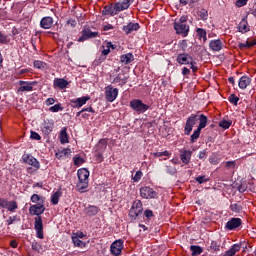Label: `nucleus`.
Returning <instances> with one entry per match:
<instances>
[{"label": "nucleus", "mask_w": 256, "mask_h": 256, "mask_svg": "<svg viewBox=\"0 0 256 256\" xmlns=\"http://www.w3.org/2000/svg\"><path fill=\"white\" fill-rule=\"evenodd\" d=\"M74 165H76V167H79L80 165H83V163H85V159H83L82 157H74Z\"/></svg>", "instance_id": "obj_51"}, {"label": "nucleus", "mask_w": 256, "mask_h": 256, "mask_svg": "<svg viewBox=\"0 0 256 256\" xmlns=\"http://www.w3.org/2000/svg\"><path fill=\"white\" fill-rule=\"evenodd\" d=\"M232 121L231 120H222L219 122V127H221L222 129H229V127H231L232 125Z\"/></svg>", "instance_id": "obj_41"}, {"label": "nucleus", "mask_w": 256, "mask_h": 256, "mask_svg": "<svg viewBox=\"0 0 256 256\" xmlns=\"http://www.w3.org/2000/svg\"><path fill=\"white\" fill-rule=\"evenodd\" d=\"M249 0H236V7H245Z\"/></svg>", "instance_id": "obj_56"}, {"label": "nucleus", "mask_w": 256, "mask_h": 256, "mask_svg": "<svg viewBox=\"0 0 256 256\" xmlns=\"http://www.w3.org/2000/svg\"><path fill=\"white\" fill-rule=\"evenodd\" d=\"M139 215H141V212H139L138 210H135L134 208L130 209L129 217H131L132 219H137V217H139Z\"/></svg>", "instance_id": "obj_47"}, {"label": "nucleus", "mask_w": 256, "mask_h": 256, "mask_svg": "<svg viewBox=\"0 0 256 256\" xmlns=\"http://www.w3.org/2000/svg\"><path fill=\"white\" fill-rule=\"evenodd\" d=\"M189 17L187 15H183L180 19L175 20L174 29L177 35H181L183 37H187L189 35V25H187Z\"/></svg>", "instance_id": "obj_2"}, {"label": "nucleus", "mask_w": 256, "mask_h": 256, "mask_svg": "<svg viewBox=\"0 0 256 256\" xmlns=\"http://www.w3.org/2000/svg\"><path fill=\"white\" fill-rule=\"evenodd\" d=\"M228 99L232 105H237V103H239V97H237L235 94H231Z\"/></svg>", "instance_id": "obj_50"}, {"label": "nucleus", "mask_w": 256, "mask_h": 256, "mask_svg": "<svg viewBox=\"0 0 256 256\" xmlns=\"http://www.w3.org/2000/svg\"><path fill=\"white\" fill-rule=\"evenodd\" d=\"M230 209H231V211H233L234 213H241L243 207H242L241 205H239V204H232V205L230 206Z\"/></svg>", "instance_id": "obj_48"}, {"label": "nucleus", "mask_w": 256, "mask_h": 256, "mask_svg": "<svg viewBox=\"0 0 256 256\" xmlns=\"http://www.w3.org/2000/svg\"><path fill=\"white\" fill-rule=\"evenodd\" d=\"M196 181L197 183L202 185V183H207V181H209V178H207L206 176H198L196 177Z\"/></svg>", "instance_id": "obj_53"}, {"label": "nucleus", "mask_w": 256, "mask_h": 256, "mask_svg": "<svg viewBox=\"0 0 256 256\" xmlns=\"http://www.w3.org/2000/svg\"><path fill=\"white\" fill-rule=\"evenodd\" d=\"M66 25H70V27H75L77 25V21H75V19H69L66 22Z\"/></svg>", "instance_id": "obj_61"}, {"label": "nucleus", "mask_w": 256, "mask_h": 256, "mask_svg": "<svg viewBox=\"0 0 256 256\" xmlns=\"http://www.w3.org/2000/svg\"><path fill=\"white\" fill-rule=\"evenodd\" d=\"M34 67L35 69H45V67H47V63L40 60H35Z\"/></svg>", "instance_id": "obj_42"}, {"label": "nucleus", "mask_w": 256, "mask_h": 256, "mask_svg": "<svg viewBox=\"0 0 256 256\" xmlns=\"http://www.w3.org/2000/svg\"><path fill=\"white\" fill-rule=\"evenodd\" d=\"M179 65H189L193 61V57L187 53L178 54L176 58Z\"/></svg>", "instance_id": "obj_13"}, {"label": "nucleus", "mask_w": 256, "mask_h": 256, "mask_svg": "<svg viewBox=\"0 0 256 256\" xmlns=\"http://www.w3.org/2000/svg\"><path fill=\"white\" fill-rule=\"evenodd\" d=\"M95 37H99V32H93L91 31V28H84L81 32V37L78 38V41L79 43H83V41L95 39Z\"/></svg>", "instance_id": "obj_8"}, {"label": "nucleus", "mask_w": 256, "mask_h": 256, "mask_svg": "<svg viewBox=\"0 0 256 256\" xmlns=\"http://www.w3.org/2000/svg\"><path fill=\"white\" fill-rule=\"evenodd\" d=\"M45 213V204L38 203L33 204L29 207V214L30 215H36L37 217L34 218V229L36 230V235L38 239H43V219L41 218V215Z\"/></svg>", "instance_id": "obj_1"}, {"label": "nucleus", "mask_w": 256, "mask_h": 256, "mask_svg": "<svg viewBox=\"0 0 256 256\" xmlns=\"http://www.w3.org/2000/svg\"><path fill=\"white\" fill-rule=\"evenodd\" d=\"M210 248L213 249V251H219V249H221V245H219L217 241H212Z\"/></svg>", "instance_id": "obj_54"}, {"label": "nucleus", "mask_w": 256, "mask_h": 256, "mask_svg": "<svg viewBox=\"0 0 256 256\" xmlns=\"http://www.w3.org/2000/svg\"><path fill=\"white\" fill-rule=\"evenodd\" d=\"M119 95V89L114 88L113 85H108L105 88V99L109 103H113L115 99H117V96Z\"/></svg>", "instance_id": "obj_7"}, {"label": "nucleus", "mask_w": 256, "mask_h": 256, "mask_svg": "<svg viewBox=\"0 0 256 256\" xmlns=\"http://www.w3.org/2000/svg\"><path fill=\"white\" fill-rule=\"evenodd\" d=\"M85 213L87 215V217H95V215H97V213H99V207L97 206H88L85 208Z\"/></svg>", "instance_id": "obj_28"}, {"label": "nucleus", "mask_w": 256, "mask_h": 256, "mask_svg": "<svg viewBox=\"0 0 256 256\" xmlns=\"http://www.w3.org/2000/svg\"><path fill=\"white\" fill-rule=\"evenodd\" d=\"M144 215L147 219H151V217H153V212L151 210H145Z\"/></svg>", "instance_id": "obj_63"}, {"label": "nucleus", "mask_w": 256, "mask_h": 256, "mask_svg": "<svg viewBox=\"0 0 256 256\" xmlns=\"http://www.w3.org/2000/svg\"><path fill=\"white\" fill-rule=\"evenodd\" d=\"M87 187H89V182L79 181L77 184V189L80 193H85V189H87Z\"/></svg>", "instance_id": "obj_36"}, {"label": "nucleus", "mask_w": 256, "mask_h": 256, "mask_svg": "<svg viewBox=\"0 0 256 256\" xmlns=\"http://www.w3.org/2000/svg\"><path fill=\"white\" fill-rule=\"evenodd\" d=\"M19 85H20V87H19L18 91H20V92L33 91V86L37 85V82L20 81Z\"/></svg>", "instance_id": "obj_19"}, {"label": "nucleus", "mask_w": 256, "mask_h": 256, "mask_svg": "<svg viewBox=\"0 0 256 256\" xmlns=\"http://www.w3.org/2000/svg\"><path fill=\"white\" fill-rule=\"evenodd\" d=\"M40 27L42 29H51L53 27V18L51 16H46L41 19Z\"/></svg>", "instance_id": "obj_21"}, {"label": "nucleus", "mask_w": 256, "mask_h": 256, "mask_svg": "<svg viewBox=\"0 0 256 256\" xmlns=\"http://www.w3.org/2000/svg\"><path fill=\"white\" fill-rule=\"evenodd\" d=\"M59 199H61V192L57 191L51 197L52 205H58L59 204Z\"/></svg>", "instance_id": "obj_38"}, {"label": "nucleus", "mask_w": 256, "mask_h": 256, "mask_svg": "<svg viewBox=\"0 0 256 256\" xmlns=\"http://www.w3.org/2000/svg\"><path fill=\"white\" fill-rule=\"evenodd\" d=\"M243 221L241 220V218H231L225 226V229H227V231H233L235 229H237L238 227H241Z\"/></svg>", "instance_id": "obj_11"}, {"label": "nucleus", "mask_w": 256, "mask_h": 256, "mask_svg": "<svg viewBox=\"0 0 256 256\" xmlns=\"http://www.w3.org/2000/svg\"><path fill=\"white\" fill-rule=\"evenodd\" d=\"M251 85V78L249 76H242L238 82L240 89H247Z\"/></svg>", "instance_id": "obj_26"}, {"label": "nucleus", "mask_w": 256, "mask_h": 256, "mask_svg": "<svg viewBox=\"0 0 256 256\" xmlns=\"http://www.w3.org/2000/svg\"><path fill=\"white\" fill-rule=\"evenodd\" d=\"M55 99L54 98H48L46 101H45V105H47V107L51 106V105H55Z\"/></svg>", "instance_id": "obj_60"}, {"label": "nucleus", "mask_w": 256, "mask_h": 256, "mask_svg": "<svg viewBox=\"0 0 256 256\" xmlns=\"http://www.w3.org/2000/svg\"><path fill=\"white\" fill-rule=\"evenodd\" d=\"M139 23L129 22L127 25H124L122 30L124 31L125 35H131L133 31H139Z\"/></svg>", "instance_id": "obj_15"}, {"label": "nucleus", "mask_w": 256, "mask_h": 256, "mask_svg": "<svg viewBox=\"0 0 256 256\" xmlns=\"http://www.w3.org/2000/svg\"><path fill=\"white\" fill-rule=\"evenodd\" d=\"M209 48L212 51H221V49H223V41H221V39L212 40L209 43Z\"/></svg>", "instance_id": "obj_22"}, {"label": "nucleus", "mask_w": 256, "mask_h": 256, "mask_svg": "<svg viewBox=\"0 0 256 256\" xmlns=\"http://www.w3.org/2000/svg\"><path fill=\"white\" fill-rule=\"evenodd\" d=\"M9 43V38L3 32L0 31V44L7 45Z\"/></svg>", "instance_id": "obj_46"}, {"label": "nucleus", "mask_w": 256, "mask_h": 256, "mask_svg": "<svg viewBox=\"0 0 256 256\" xmlns=\"http://www.w3.org/2000/svg\"><path fill=\"white\" fill-rule=\"evenodd\" d=\"M112 83H120L121 86L127 83V77L123 74H118L112 81Z\"/></svg>", "instance_id": "obj_33"}, {"label": "nucleus", "mask_w": 256, "mask_h": 256, "mask_svg": "<svg viewBox=\"0 0 256 256\" xmlns=\"http://www.w3.org/2000/svg\"><path fill=\"white\" fill-rule=\"evenodd\" d=\"M171 155V153H169V151L165 150L163 152H155L153 153V157H155V159L159 158V157H169Z\"/></svg>", "instance_id": "obj_43"}, {"label": "nucleus", "mask_w": 256, "mask_h": 256, "mask_svg": "<svg viewBox=\"0 0 256 256\" xmlns=\"http://www.w3.org/2000/svg\"><path fill=\"white\" fill-rule=\"evenodd\" d=\"M238 29H239L240 33H247V31H249V23H247L245 18H243L240 21V23L238 25Z\"/></svg>", "instance_id": "obj_29"}, {"label": "nucleus", "mask_w": 256, "mask_h": 256, "mask_svg": "<svg viewBox=\"0 0 256 256\" xmlns=\"http://www.w3.org/2000/svg\"><path fill=\"white\" fill-rule=\"evenodd\" d=\"M91 99L89 96H83L81 98H77L76 100H72L71 103H73V107H83Z\"/></svg>", "instance_id": "obj_25"}, {"label": "nucleus", "mask_w": 256, "mask_h": 256, "mask_svg": "<svg viewBox=\"0 0 256 256\" xmlns=\"http://www.w3.org/2000/svg\"><path fill=\"white\" fill-rule=\"evenodd\" d=\"M130 107L137 113H145L149 109V105L143 103L140 99L131 100Z\"/></svg>", "instance_id": "obj_6"}, {"label": "nucleus", "mask_w": 256, "mask_h": 256, "mask_svg": "<svg viewBox=\"0 0 256 256\" xmlns=\"http://www.w3.org/2000/svg\"><path fill=\"white\" fill-rule=\"evenodd\" d=\"M114 5L116 12L119 14L121 11H125L131 7V0H121L114 3Z\"/></svg>", "instance_id": "obj_12"}, {"label": "nucleus", "mask_w": 256, "mask_h": 256, "mask_svg": "<svg viewBox=\"0 0 256 256\" xmlns=\"http://www.w3.org/2000/svg\"><path fill=\"white\" fill-rule=\"evenodd\" d=\"M193 155V152L187 149H181L180 150V159L184 165H189V162L191 161V156Z\"/></svg>", "instance_id": "obj_16"}, {"label": "nucleus", "mask_w": 256, "mask_h": 256, "mask_svg": "<svg viewBox=\"0 0 256 256\" xmlns=\"http://www.w3.org/2000/svg\"><path fill=\"white\" fill-rule=\"evenodd\" d=\"M77 175L79 181L89 182V170L86 168L79 169Z\"/></svg>", "instance_id": "obj_24"}, {"label": "nucleus", "mask_w": 256, "mask_h": 256, "mask_svg": "<svg viewBox=\"0 0 256 256\" xmlns=\"http://www.w3.org/2000/svg\"><path fill=\"white\" fill-rule=\"evenodd\" d=\"M256 42L254 40L246 41L245 43H239L238 47L243 51V49H251V47H255Z\"/></svg>", "instance_id": "obj_32"}, {"label": "nucleus", "mask_w": 256, "mask_h": 256, "mask_svg": "<svg viewBox=\"0 0 256 256\" xmlns=\"http://www.w3.org/2000/svg\"><path fill=\"white\" fill-rule=\"evenodd\" d=\"M69 153H71V149H63L62 151L56 153V157L57 159H63V157H67Z\"/></svg>", "instance_id": "obj_40"}, {"label": "nucleus", "mask_w": 256, "mask_h": 256, "mask_svg": "<svg viewBox=\"0 0 256 256\" xmlns=\"http://www.w3.org/2000/svg\"><path fill=\"white\" fill-rule=\"evenodd\" d=\"M22 161L26 163L27 165H30L31 167L27 168L28 173H34V171H38V169H41V163L37 161V158H34L31 154H23Z\"/></svg>", "instance_id": "obj_4"}, {"label": "nucleus", "mask_w": 256, "mask_h": 256, "mask_svg": "<svg viewBox=\"0 0 256 256\" xmlns=\"http://www.w3.org/2000/svg\"><path fill=\"white\" fill-rule=\"evenodd\" d=\"M69 86V81L65 80V78H55L53 81V88L54 89H67Z\"/></svg>", "instance_id": "obj_14"}, {"label": "nucleus", "mask_w": 256, "mask_h": 256, "mask_svg": "<svg viewBox=\"0 0 256 256\" xmlns=\"http://www.w3.org/2000/svg\"><path fill=\"white\" fill-rule=\"evenodd\" d=\"M15 221H17V216H10L8 219H7V225H13V223H15Z\"/></svg>", "instance_id": "obj_59"}, {"label": "nucleus", "mask_w": 256, "mask_h": 256, "mask_svg": "<svg viewBox=\"0 0 256 256\" xmlns=\"http://www.w3.org/2000/svg\"><path fill=\"white\" fill-rule=\"evenodd\" d=\"M207 121H209L207 116L200 117V124L198 125L197 129L193 132V134L190 136L191 143H195L197 139H199L201 135V130L207 127Z\"/></svg>", "instance_id": "obj_5"}, {"label": "nucleus", "mask_w": 256, "mask_h": 256, "mask_svg": "<svg viewBox=\"0 0 256 256\" xmlns=\"http://www.w3.org/2000/svg\"><path fill=\"white\" fill-rule=\"evenodd\" d=\"M141 177H143V172L137 171L134 176H132V180L134 183H139L141 181Z\"/></svg>", "instance_id": "obj_49"}, {"label": "nucleus", "mask_w": 256, "mask_h": 256, "mask_svg": "<svg viewBox=\"0 0 256 256\" xmlns=\"http://www.w3.org/2000/svg\"><path fill=\"white\" fill-rule=\"evenodd\" d=\"M95 159H96L97 163H102V161H103V154H101V153L96 154L95 155Z\"/></svg>", "instance_id": "obj_62"}, {"label": "nucleus", "mask_w": 256, "mask_h": 256, "mask_svg": "<svg viewBox=\"0 0 256 256\" xmlns=\"http://www.w3.org/2000/svg\"><path fill=\"white\" fill-rule=\"evenodd\" d=\"M54 127H55V124L53 123V120H47V121H44V124L41 127V131L42 133H44V135H51V132L53 131Z\"/></svg>", "instance_id": "obj_18"}, {"label": "nucleus", "mask_w": 256, "mask_h": 256, "mask_svg": "<svg viewBox=\"0 0 256 256\" xmlns=\"http://www.w3.org/2000/svg\"><path fill=\"white\" fill-rule=\"evenodd\" d=\"M166 172L169 175H175V173H177V168H175V166H166Z\"/></svg>", "instance_id": "obj_52"}, {"label": "nucleus", "mask_w": 256, "mask_h": 256, "mask_svg": "<svg viewBox=\"0 0 256 256\" xmlns=\"http://www.w3.org/2000/svg\"><path fill=\"white\" fill-rule=\"evenodd\" d=\"M123 251V240L119 239L114 241L110 246V253L114 256L121 255Z\"/></svg>", "instance_id": "obj_10"}, {"label": "nucleus", "mask_w": 256, "mask_h": 256, "mask_svg": "<svg viewBox=\"0 0 256 256\" xmlns=\"http://www.w3.org/2000/svg\"><path fill=\"white\" fill-rule=\"evenodd\" d=\"M235 161H227L225 162V168L228 170L234 169L235 168Z\"/></svg>", "instance_id": "obj_55"}, {"label": "nucleus", "mask_w": 256, "mask_h": 256, "mask_svg": "<svg viewBox=\"0 0 256 256\" xmlns=\"http://www.w3.org/2000/svg\"><path fill=\"white\" fill-rule=\"evenodd\" d=\"M135 61V56L133 53H127L120 56V63L124 65H129V63H133Z\"/></svg>", "instance_id": "obj_23"}, {"label": "nucleus", "mask_w": 256, "mask_h": 256, "mask_svg": "<svg viewBox=\"0 0 256 256\" xmlns=\"http://www.w3.org/2000/svg\"><path fill=\"white\" fill-rule=\"evenodd\" d=\"M30 201H32L36 205L39 203L45 205V198L43 196H39L38 194H33L30 198Z\"/></svg>", "instance_id": "obj_31"}, {"label": "nucleus", "mask_w": 256, "mask_h": 256, "mask_svg": "<svg viewBox=\"0 0 256 256\" xmlns=\"http://www.w3.org/2000/svg\"><path fill=\"white\" fill-rule=\"evenodd\" d=\"M72 241H73L75 247H84L85 246V243H83V241H81V239H79V237H77V236L72 237Z\"/></svg>", "instance_id": "obj_45"}, {"label": "nucleus", "mask_w": 256, "mask_h": 256, "mask_svg": "<svg viewBox=\"0 0 256 256\" xmlns=\"http://www.w3.org/2000/svg\"><path fill=\"white\" fill-rule=\"evenodd\" d=\"M60 143L65 145V143H69V135L67 134V127L62 128L59 134Z\"/></svg>", "instance_id": "obj_27"}, {"label": "nucleus", "mask_w": 256, "mask_h": 256, "mask_svg": "<svg viewBox=\"0 0 256 256\" xmlns=\"http://www.w3.org/2000/svg\"><path fill=\"white\" fill-rule=\"evenodd\" d=\"M50 113H59V111H63V105L58 103L49 108Z\"/></svg>", "instance_id": "obj_39"}, {"label": "nucleus", "mask_w": 256, "mask_h": 256, "mask_svg": "<svg viewBox=\"0 0 256 256\" xmlns=\"http://www.w3.org/2000/svg\"><path fill=\"white\" fill-rule=\"evenodd\" d=\"M7 198L0 197V209H5L7 207Z\"/></svg>", "instance_id": "obj_58"}, {"label": "nucleus", "mask_w": 256, "mask_h": 256, "mask_svg": "<svg viewBox=\"0 0 256 256\" xmlns=\"http://www.w3.org/2000/svg\"><path fill=\"white\" fill-rule=\"evenodd\" d=\"M140 195L143 199H155L157 197L155 190L149 186L140 188Z\"/></svg>", "instance_id": "obj_9"}, {"label": "nucleus", "mask_w": 256, "mask_h": 256, "mask_svg": "<svg viewBox=\"0 0 256 256\" xmlns=\"http://www.w3.org/2000/svg\"><path fill=\"white\" fill-rule=\"evenodd\" d=\"M190 251H192V256H198L203 253V248H201L200 246L192 245L190 246Z\"/></svg>", "instance_id": "obj_35"}, {"label": "nucleus", "mask_w": 256, "mask_h": 256, "mask_svg": "<svg viewBox=\"0 0 256 256\" xmlns=\"http://www.w3.org/2000/svg\"><path fill=\"white\" fill-rule=\"evenodd\" d=\"M102 15H110V17H115V15H118L117 10L115 9V3L106 5L102 11Z\"/></svg>", "instance_id": "obj_20"}, {"label": "nucleus", "mask_w": 256, "mask_h": 256, "mask_svg": "<svg viewBox=\"0 0 256 256\" xmlns=\"http://www.w3.org/2000/svg\"><path fill=\"white\" fill-rule=\"evenodd\" d=\"M31 139H34L35 141H41V135L37 132H31Z\"/></svg>", "instance_id": "obj_57"}, {"label": "nucleus", "mask_w": 256, "mask_h": 256, "mask_svg": "<svg viewBox=\"0 0 256 256\" xmlns=\"http://www.w3.org/2000/svg\"><path fill=\"white\" fill-rule=\"evenodd\" d=\"M7 211H10L11 213H14L16 209H19V205L17 204V201H7L6 207Z\"/></svg>", "instance_id": "obj_30"}, {"label": "nucleus", "mask_w": 256, "mask_h": 256, "mask_svg": "<svg viewBox=\"0 0 256 256\" xmlns=\"http://www.w3.org/2000/svg\"><path fill=\"white\" fill-rule=\"evenodd\" d=\"M201 117H205V114H191L190 117L187 118L186 124L184 127V133L185 135H191V132L193 131V127L197 124L199 121V125L201 124Z\"/></svg>", "instance_id": "obj_3"}, {"label": "nucleus", "mask_w": 256, "mask_h": 256, "mask_svg": "<svg viewBox=\"0 0 256 256\" xmlns=\"http://www.w3.org/2000/svg\"><path fill=\"white\" fill-rule=\"evenodd\" d=\"M111 49H116L115 45H113V43H111V42H107L106 48H105V46H103L102 55L99 58L100 62H103V61H105V59H107V55H109V53H111Z\"/></svg>", "instance_id": "obj_17"}, {"label": "nucleus", "mask_w": 256, "mask_h": 256, "mask_svg": "<svg viewBox=\"0 0 256 256\" xmlns=\"http://www.w3.org/2000/svg\"><path fill=\"white\" fill-rule=\"evenodd\" d=\"M131 208L140 213H143V203L141 202V200L134 201Z\"/></svg>", "instance_id": "obj_34"}, {"label": "nucleus", "mask_w": 256, "mask_h": 256, "mask_svg": "<svg viewBox=\"0 0 256 256\" xmlns=\"http://www.w3.org/2000/svg\"><path fill=\"white\" fill-rule=\"evenodd\" d=\"M180 47L182 51H185L187 49V40H182L180 43Z\"/></svg>", "instance_id": "obj_64"}, {"label": "nucleus", "mask_w": 256, "mask_h": 256, "mask_svg": "<svg viewBox=\"0 0 256 256\" xmlns=\"http://www.w3.org/2000/svg\"><path fill=\"white\" fill-rule=\"evenodd\" d=\"M196 33H197L199 39H203L204 42L207 41V31L205 29L198 28L196 30Z\"/></svg>", "instance_id": "obj_37"}, {"label": "nucleus", "mask_w": 256, "mask_h": 256, "mask_svg": "<svg viewBox=\"0 0 256 256\" xmlns=\"http://www.w3.org/2000/svg\"><path fill=\"white\" fill-rule=\"evenodd\" d=\"M209 163H211V165H219V158L217 157V154L213 153L209 157Z\"/></svg>", "instance_id": "obj_44"}]
</instances>
